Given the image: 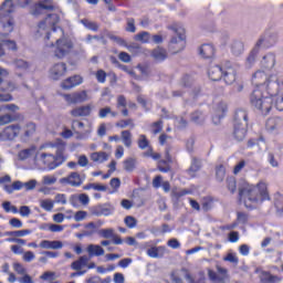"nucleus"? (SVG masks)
<instances>
[{
  "label": "nucleus",
  "instance_id": "3",
  "mask_svg": "<svg viewBox=\"0 0 283 283\" xmlns=\"http://www.w3.org/2000/svg\"><path fill=\"white\" fill-rule=\"evenodd\" d=\"M53 147L55 148V155L51 153H38L35 155V165L52 170L61 167L67 160V157H65V143L60 142Z\"/></svg>",
  "mask_w": 283,
  "mask_h": 283
},
{
  "label": "nucleus",
  "instance_id": "37",
  "mask_svg": "<svg viewBox=\"0 0 283 283\" xmlns=\"http://www.w3.org/2000/svg\"><path fill=\"white\" fill-rule=\"evenodd\" d=\"M280 123H282V119L280 117H272V118L268 119L266 128L270 132H273L274 129H277V127H280Z\"/></svg>",
  "mask_w": 283,
  "mask_h": 283
},
{
  "label": "nucleus",
  "instance_id": "48",
  "mask_svg": "<svg viewBox=\"0 0 283 283\" xmlns=\"http://www.w3.org/2000/svg\"><path fill=\"white\" fill-rule=\"evenodd\" d=\"M274 207H276V210L279 213H283V196L280 193H276L274 196Z\"/></svg>",
  "mask_w": 283,
  "mask_h": 283
},
{
  "label": "nucleus",
  "instance_id": "8",
  "mask_svg": "<svg viewBox=\"0 0 283 283\" xmlns=\"http://www.w3.org/2000/svg\"><path fill=\"white\" fill-rule=\"evenodd\" d=\"M276 42L277 35L275 34L259 39L255 46L253 48V50L251 51L247 59V64L251 66L253 63H255V59H258V54H260V50H262V48L275 45Z\"/></svg>",
  "mask_w": 283,
  "mask_h": 283
},
{
  "label": "nucleus",
  "instance_id": "47",
  "mask_svg": "<svg viewBox=\"0 0 283 283\" xmlns=\"http://www.w3.org/2000/svg\"><path fill=\"white\" fill-rule=\"evenodd\" d=\"M36 151L35 147L23 149L19 153L20 160H27V158H30Z\"/></svg>",
  "mask_w": 283,
  "mask_h": 283
},
{
  "label": "nucleus",
  "instance_id": "49",
  "mask_svg": "<svg viewBox=\"0 0 283 283\" xmlns=\"http://www.w3.org/2000/svg\"><path fill=\"white\" fill-rule=\"evenodd\" d=\"M137 145H138L139 149H147L149 147V140L147 139V136L139 135Z\"/></svg>",
  "mask_w": 283,
  "mask_h": 283
},
{
  "label": "nucleus",
  "instance_id": "5",
  "mask_svg": "<svg viewBox=\"0 0 283 283\" xmlns=\"http://www.w3.org/2000/svg\"><path fill=\"white\" fill-rule=\"evenodd\" d=\"M12 12H14L12 0H6L0 6V27L3 32L14 31V18H12Z\"/></svg>",
  "mask_w": 283,
  "mask_h": 283
},
{
  "label": "nucleus",
  "instance_id": "51",
  "mask_svg": "<svg viewBox=\"0 0 283 283\" xmlns=\"http://www.w3.org/2000/svg\"><path fill=\"white\" fill-rule=\"evenodd\" d=\"M224 262H230L231 264H238L240 259H238V254L230 252L223 258Z\"/></svg>",
  "mask_w": 283,
  "mask_h": 283
},
{
  "label": "nucleus",
  "instance_id": "7",
  "mask_svg": "<svg viewBox=\"0 0 283 283\" xmlns=\"http://www.w3.org/2000/svg\"><path fill=\"white\" fill-rule=\"evenodd\" d=\"M168 30H172V32L177 34V36L172 38L170 41V50H172L175 54L182 52V50H185V45H187L185 28L178 23H175L169 25Z\"/></svg>",
  "mask_w": 283,
  "mask_h": 283
},
{
  "label": "nucleus",
  "instance_id": "10",
  "mask_svg": "<svg viewBox=\"0 0 283 283\" xmlns=\"http://www.w3.org/2000/svg\"><path fill=\"white\" fill-rule=\"evenodd\" d=\"M85 174L81 175L76 171H73L60 179L61 185H67L69 187H81L85 182Z\"/></svg>",
  "mask_w": 283,
  "mask_h": 283
},
{
  "label": "nucleus",
  "instance_id": "44",
  "mask_svg": "<svg viewBox=\"0 0 283 283\" xmlns=\"http://www.w3.org/2000/svg\"><path fill=\"white\" fill-rule=\"evenodd\" d=\"M32 230H17L7 232V235H11L12 238H25V235H30Z\"/></svg>",
  "mask_w": 283,
  "mask_h": 283
},
{
  "label": "nucleus",
  "instance_id": "52",
  "mask_svg": "<svg viewBox=\"0 0 283 283\" xmlns=\"http://www.w3.org/2000/svg\"><path fill=\"white\" fill-rule=\"evenodd\" d=\"M86 231H84V235H94L96 233V223L90 222L85 226Z\"/></svg>",
  "mask_w": 283,
  "mask_h": 283
},
{
  "label": "nucleus",
  "instance_id": "41",
  "mask_svg": "<svg viewBox=\"0 0 283 283\" xmlns=\"http://www.w3.org/2000/svg\"><path fill=\"white\" fill-rule=\"evenodd\" d=\"M40 207L44 211L50 212L52 209H54V201L52 199H42L40 200Z\"/></svg>",
  "mask_w": 283,
  "mask_h": 283
},
{
  "label": "nucleus",
  "instance_id": "18",
  "mask_svg": "<svg viewBox=\"0 0 283 283\" xmlns=\"http://www.w3.org/2000/svg\"><path fill=\"white\" fill-rule=\"evenodd\" d=\"M36 133V124L30 122L21 126L20 137L22 140H28Z\"/></svg>",
  "mask_w": 283,
  "mask_h": 283
},
{
  "label": "nucleus",
  "instance_id": "60",
  "mask_svg": "<svg viewBox=\"0 0 283 283\" xmlns=\"http://www.w3.org/2000/svg\"><path fill=\"white\" fill-rule=\"evenodd\" d=\"M35 258L36 255L32 251H27L22 255L23 262H32L33 260H35Z\"/></svg>",
  "mask_w": 283,
  "mask_h": 283
},
{
  "label": "nucleus",
  "instance_id": "64",
  "mask_svg": "<svg viewBox=\"0 0 283 283\" xmlns=\"http://www.w3.org/2000/svg\"><path fill=\"white\" fill-rule=\"evenodd\" d=\"M18 282L20 283H34V279L28 274V272L18 279Z\"/></svg>",
  "mask_w": 283,
  "mask_h": 283
},
{
  "label": "nucleus",
  "instance_id": "23",
  "mask_svg": "<svg viewBox=\"0 0 283 283\" xmlns=\"http://www.w3.org/2000/svg\"><path fill=\"white\" fill-rule=\"evenodd\" d=\"M87 262H90L87 255H82L71 264V269L73 271H83L87 266Z\"/></svg>",
  "mask_w": 283,
  "mask_h": 283
},
{
  "label": "nucleus",
  "instance_id": "20",
  "mask_svg": "<svg viewBox=\"0 0 283 283\" xmlns=\"http://www.w3.org/2000/svg\"><path fill=\"white\" fill-rule=\"evenodd\" d=\"M261 64L262 67H264V70H273V67H275V54L273 53H268L265 54L262 60H261Z\"/></svg>",
  "mask_w": 283,
  "mask_h": 283
},
{
  "label": "nucleus",
  "instance_id": "15",
  "mask_svg": "<svg viewBox=\"0 0 283 283\" xmlns=\"http://www.w3.org/2000/svg\"><path fill=\"white\" fill-rule=\"evenodd\" d=\"M235 66H233V64L230 62L226 63L222 69V77L224 83H227V85H233V83H235Z\"/></svg>",
  "mask_w": 283,
  "mask_h": 283
},
{
  "label": "nucleus",
  "instance_id": "36",
  "mask_svg": "<svg viewBox=\"0 0 283 283\" xmlns=\"http://www.w3.org/2000/svg\"><path fill=\"white\" fill-rule=\"evenodd\" d=\"M135 41H138L139 43H149V41L151 40V34H149V32L147 31H143L137 33L134 36Z\"/></svg>",
  "mask_w": 283,
  "mask_h": 283
},
{
  "label": "nucleus",
  "instance_id": "2",
  "mask_svg": "<svg viewBox=\"0 0 283 283\" xmlns=\"http://www.w3.org/2000/svg\"><path fill=\"white\" fill-rule=\"evenodd\" d=\"M239 196L247 209H255L258 205L269 200V186L264 181H260L256 186L243 182L239 188Z\"/></svg>",
  "mask_w": 283,
  "mask_h": 283
},
{
  "label": "nucleus",
  "instance_id": "55",
  "mask_svg": "<svg viewBox=\"0 0 283 283\" xmlns=\"http://www.w3.org/2000/svg\"><path fill=\"white\" fill-rule=\"evenodd\" d=\"M81 22L84 27L87 28V30H92L93 32H96V30H98V24L96 22H92L90 20H82Z\"/></svg>",
  "mask_w": 283,
  "mask_h": 283
},
{
  "label": "nucleus",
  "instance_id": "22",
  "mask_svg": "<svg viewBox=\"0 0 283 283\" xmlns=\"http://www.w3.org/2000/svg\"><path fill=\"white\" fill-rule=\"evenodd\" d=\"M90 158L93 163L103 165V163H107V160H109V155L105 151H95L91 154Z\"/></svg>",
  "mask_w": 283,
  "mask_h": 283
},
{
  "label": "nucleus",
  "instance_id": "28",
  "mask_svg": "<svg viewBox=\"0 0 283 283\" xmlns=\"http://www.w3.org/2000/svg\"><path fill=\"white\" fill-rule=\"evenodd\" d=\"M261 283H280L282 279L280 276H273L269 272H261L260 273Z\"/></svg>",
  "mask_w": 283,
  "mask_h": 283
},
{
  "label": "nucleus",
  "instance_id": "11",
  "mask_svg": "<svg viewBox=\"0 0 283 283\" xmlns=\"http://www.w3.org/2000/svg\"><path fill=\"white\" fill-rule=\"evenodd\" d=\"M65 74H67V64L64 62H57L49 70V77L51 81H61Z\"/></svg>",
  "mask_w": 283,
  "mask_h": 283
},
{
  "label": "nucleus",
  "instance_id": "40",
  "mask_svg": "<svg viewBox=\"0 0 283 283\" xmlns=\"http://www.w3.org/2000/svg\"><path fill=\"white\" fill-rule=\"evenodd\" d=\"M227 176V168H224L223 165H219L216 168V178L218 180V182H222V180H224Z\"/></svg>",
  "mask_w": 283,
  "mask_h": 283
},
{
  "label": "nucleus",
  "instance_id": "39",
  "mask_svg": "<svg viewBox=\"0 0 283 283\" xmlns=\"http://www.w3.org/2000/svg\"><path fill=\"white\" fill-rule=\"evenodd\" d=\"M97 233L99 238H105L106 240H109L114 238V234L116 233V231L114 230V228H106V229L98 230Z\"/></svg>",
  "mask_w": 283,
  "mask_h": 283
},
{
  "label": "nucleus",
  "instance_id": "27",
  "mask_svg": "<svg viewBox=\"0 0 283 283\" xmlns=\"http://www.w3.org/2000/svg\"><path fill=\"white\" fill-rule=\"evenodd\" d=\"M222 70L220 65H214L209 69L208 76L211 81H220L222 78Z\"/></svg>",
  "mask_w": 283,
  "mask_h": 283
},
{
  "label": "nucleus",
  "instance_id": "9",
  "mask_svg": "<svg viewBox=\"0 0 283 283\" xmlns=\"http://www.w3.org/2000/svg\"><path fill=\"white\" fill-rule=\"evenodd\" d=\"M252 83L255 85V90L264 92V90L269 91L271 83H277V77L275 75L269 76L264 71H256L252 76Z\"/></svg>",
  "mask_w": 283,
  "mask_h": 283
},
{
  "label": "nucleus",
  "instance_id": "42",
  "mask_svg": "<svg viewBox=\"0 0 283 283\" xmlns=\"http://www.w3.org/2000/svg\"><path fill=\"white\" fill-rule=\"evenodd\" d=\"M90 94L87 91H80L75 92V101L76 103H85L86 101H90Z\"/></svg>",
  "mask_w": 283,
  "mask_h": 283
},
{
  "label": "nucleus",
  "instance_id": "30",
  "mask_svg": "<svg viewBox=\"0 0 283 283\" xmlns=\"http://www.w3.org/2000/svg\"><path fill=\"white\" fill-rule=\"evenodd\" d=\"M146 253L148 258H163V255H165V247H151Z\"/></svg>",
  "mask_w": 283,
  "mask_h": 283
},
{
  "label": "nucleus",
  "instance_id": "14",
  "mask_svg": "<svg viewBox=\"0 0 283 283\" xmlns=\"http://www.w3.org/2000/svg\"><path fill=\"white\" fill-rule=\"evenodd\" d=\"M2 140H14L17 136H21V124L7 126L0 134Z\"/></svg>",
  "mask_w": 283,
  "mask_h": 283
},
{
  "label": "nucleus",
  "instance_id": "17",
  "mask_svg": "<svg viewBox=\"0 0 283 283\" xmlns=\"http://www.w3.org/2000/svg\"><path fill=\"white\" fill-rule=\"evenodd\" d=\"M78 85H83V76L81 75H73L61 82L62 90H73Z\"/></svg>",
  "mask_w": 283,
  "mask_h": 283
},
{
  "label": "nucleus",
  "instance_id": "12",
  "mask_svg": "<svg viewBox=\"0 0 283 283\" xmlns=\"http://www.w3.org/2000/svg\"><path fill=\"white\" fill-rule=\"evenodd\" d=\"M12 32H8V31H4L3 33L0 32V57L6 56V49L3 48L4 45L6 48H8V50H12V52H17V42L14 40H8V36Z\"/></svg>",
  "mask_w": 283,
  "mask_h": 283
},
{
  "label": "nucleus",
  "instance_id": "46",
  "mask_svg": "<svg viewBox=\"0 0 283 283\" xmlns=\"http://www.w3.org/2000/svg\"><path fill=\"white\" fill-rule=\"evenodd\" d=\"M2 209L6 211V213H19V209L10 201L2 202Z\"/></svg>",
  "mask_w": 283,
  "mask_h": 283
},
{
  "label": "nucleus",
  "instance_id": "56",
  "mask_svg": "<svg viewBox=\"0 0 283 283\" xmlns=\"http://www.w3.org/2000/svg\"><path fill=\"white\" fill-rule=\"evenodd\" d=\"M18 213H20L22 218H30L32 210L28 206H21L20 209L18 210Z\"/></svg>",
  "mask_w": 283,
  "mask_h": 283
},
{
  "label": "nucleus",
  "instance_id": "54",
  "mask_svg": "<svg viewBox=\"0 0 283 283\" xmlns=\"http://www.w3.org/2000/svg\"><path fill=\"white\" fill-rule=\"evenodd\" d=\"M124 222L126 224V227H128V229H134L136 227V224H138V221L136 220V218L128 216L124 219Z\"/></svg>",
  "mask_w": 283,
  "mask_h": 283
},
{
  "label": "nucleus",
  "instance_id": "6",
  "mask_svg": "<svg viewBox=\"0 0 283 283\" xmlns=\"http://www.w3.org/2000/svg\"><path fill=\"white\" fill-rule=\"evenodd\" d=\"M247 111L238 109L234 114L233 136L235 140L242 142L247 138Z\"/></svg>",
  "mask_w": 283,
  "mask_h": 283
},
{
  "label": "nucleus",
  "instance_id": "13",
  "mask_svg": "<svg viewBox=\"0 0 283 283\" xmlns=\"http://www.w3.org/2000/svg\"><path fill=\"white\" fill-rule=\"evenodd\" d=\"M228 106L223 101L214 103L212 108V122L214 123V125H219L220 120L224 118Z\"/></svg>",
  "mask_w": 283,
  "mask_h": 283
},
{
  "label": "nucleus",
  "instance_id": "33",
  "mask_svg": "<svg viewBox=\"0 0 283 283\" xmlns=\"http://www.w3.org/2000/svg\"><path fill=\"white\" fill-rule=\"evenodd\" d=\"M99 118H107L111 116L112 118H116L118 116V112L112 111V107L105 106L98 111Z\"/></svg>",
  "mask_w": 283,
  "mask_h": 283
},
{
  "label": "nucleus",
  "instance_id": "43",
  "mask_svg": "<svg viewBox=\"0 0 283 283\" xmlns=\"http://www.w3.org/2000/svg\"><path fill=\"white\" fill-rule=\"evenodd\" d=\"M17 90V85L14 82H3L0 84V92H14Z\"/></svg>",
  "mask_w": 283,
  "mask_h": 283
},
{
  "label": "nucleus",
  "instance_id": "19",
  "mask_svg": "<svg viewBox=\"0 0 283 283\" xmlns=\"http://www.w3.org/2000/svg\"><path fill=\"white\" fill-rule=\"evenodd\" d=\"M45 10H54V6H52V2H50V0H42L38 4H35L31 14H33V17H39L40 14H43Z\"/></svg>",
  "mask_w": 283,
  "mask_h": 283
},
{
  "label": "nucleus",
  "instance_id": "38",
  "mask_svg": "<svg viewBox=\"0 0 283 283\" xmlns=\"http://www.w3.org/2000/svg\"><path fill=\"white\" fill-rule=\"evenodd\" d=\"M122 143L125 145V147H132V132L129 130H123L120 133Z\"/></svg>",
  "mask_w": 283,
  "mask_h": 283
},
{
  "label": "nucleus",
  "instance_id": "50",
  "mask_svg": "<svg viewBox=\"0 0 283 283\" xmlns=\"http://www.w3.org/2000/svg\"><path fill=\"white\" fill-rule=\"evenodd\" d=\"M115 126L120 129H125V127H132L134 129V120L132 119H122L115 124Z\"/></svg>",
  "mask_w": 283,
  "mask_h": 283
},
{
  "label": "nucleus",
  "instance_id": "62",
  "mask_svg": "<svg viewBox=\"0 0 283 283\" xmlns=\"http://www.w3.org/2000/svg\"><path fill=\"white\" fill-rule=\"evenodd\" d=\"M42 184L43 185H55L56 184V177L50 176V175L44 176L42 178Z\"/></svg>",
  "mask_w": 283,
  "mask_h": 283
},
{
  "label": "nucleus",
  "instance_id": "59",
  "mask_svg": "<svg viewBox=\"0 0 283 283\" xmlns=\"http://www.w3.org/2000/svg\"><path fill=\"white\" fill-rule=\"evenodd\" d=\"M36 185H38L36 179H31L24 182V189L25 191H33V189H36Z\"/></svg>",
  "mask_w": 283,
  "mask_h": 283
},
{
  "label": "nucleus",
  "instance_id": "57",
  "mask_svg": "<svg viewBox=\"0 0 283 283\" xmlns=\"http://www.w3.org/2000/svg\"><path fill=\"white\" fill-rule=\"evenodd\" d=\"M54 202L56 205H67V196L65 193L55 195Z\"/></svg>",
  "mask_w": 283,
  "mask_h": 283
},
{
  "label": "nucleus",
  "instance_id": "16",
  "mask_svg": "<svg viewBox=\"0 0 283 283\" xmlns=\"http://www.w3.org/2000/svg\"><path fill=\"white\" fill-rule=\"evenodd\" d=\"M208 275L213 283H229V275L227 274V269L217 268V273L209 270Z\"/></svg>",
  "mask_w": 283,
  "mask_h": 283
},
{
  "label": "nucleus",
  "instance_id": "61",
  "mask_svg": "<svg viewBox=\"0 0 283 283\" xmlns=\"http://www.w3.org/2000/svg\"><path fill=\"white\" fill-rule=\"evenodd\" d=\"M228 189L231 191V193H235L237 185H235V178L229 177L227 179Z\"/></svg>",
  "mask_w": 283,
  "mask_h": 283
},
{
  "label": "nucleus",
  "instance_id": "26",
  "mask_svg": "<svg viewBox=\"0 0 283 283\" xmlns=\"http://www.w3.org/2000/svg\"><path fill=\"white\" fill-rule=\"evenodd\" d=\"M199 54L202 59H211L216 54V49L211 44H203L199 49Z\"/></svg>",
  "mask_w": 283,
  "mask_h": 283
},
{
  "label": "nucleus",
  "instance_id": "4",
  "mask_svg": "<svg viewBox=\"0 0 283 283\" xmlns=\"http://www.w3.org/2000/svg\"><path fill=\"white\" fill-rule=\"evenodd\" d=\"M250 103L262 116H268L273 109V97L269 94V90L262 91V88H254L250 96Z\"/></svg>",
  "mask_w": 283,
  "mask_h": 283
},
{
  "label": "nucleus",
  "instance_id": "21",
  "mask_svg": "<svg viewBox=\"0 0 283 283\" xmlns=\"http://www.w3.org/2000/svg\"><path fill=\"white\" fill-rule=\"evenodd\" d=\"M150 55L157 63H163V61L167 60V50L158 46L151 51Z\"/></svg>",
  "mask_w": 283,
  "mask_h": 283
},
{
  "label": "nucleus",
  "instance_id": "63",
  "mask_svg": "<svg viewBox=\"0 0 283 283\" xmlns=\"http://www.w3.org/2000/svg\"><path fill=\"white\" fill-rule=\"evenodd\" d=\"M14 65L18 70H28V67H30V64H28V62L24 60H17Z\"/></svg>",
  "mask_w": 283,
  "mask_h": 283
},
{
  "label": "nucleus",
  "instance_id": "34",
  "mask_svg": "<svg viewBox=\"0 0 283 283\" xmlns=\"http://www.w3.org/2000/svg\"><path fill=\"white\" fill-rule=\"evenodd\" d=\"M200 160H198L197 158H192L190 168L188 169V175L190 178H196V174H198V171H200Z\"/></svg>",
  "mask_w": 283,
  "mask_h": 283
},
{
  "label": "nucleus",
  "instance_id": "25",
  "mask_svg": "<svg viewBox=\"0 0 283 283\" xmlns=\"http://www.w3.org/2000/svg\"><path fill=\"white\" fill-rule=\"evenodd\" d=\"M90 114H92V106L90 105L76 107L71 111V115L75 118H78V116H90Z\"/></svg>",
  "mask_w": 283,
  "mask_h": 283
},
{
  "label": "nucleus",
  "instance_id": "24",
  "mask_svg": "<svg viewBox=\"0 0 283 283\" xmlns=\"http://www.w3.org/2000/svg\"><path fill=\"white\" fill-rule=\"evenodd\" d=\"M86 251L91 258L105 255V250L98 244H88Z\"/></svg>",
  "mask_w": 283,
  "mask_h": 283
},
{
  "label": "nucleus",
  "instance_id": "35",
  "mask_svg": "<svg viewBox=\"0 0 283 283\" xmlns=\"http://www.w3.org/2000/svg\"><path fill=\"white\" fill-rule=\"evenodd\" d=\"M72 129H74V132H84V134H91L92 133V129L90 127H87L85 129V124L83 122H78V120H73Z\"/></svg>",
  "mask_w": 283,
  "mask_h": 283
},
{
  "label": "nucleus",
  "instance_id": "58",
  "mask_svg": "<svg viewBox=\"0 0 283 283\" xmlns=\"http://www.w3.org/2000/svg\"><path fill=\"white\" fill-rule=\"evenodd\" d=\"M95 78L97 80L98 83H105V81L107 78V73H105V71H103V70H98L95 73Z\"/></svg>",
  "mask_w": 283,
  "mask_h": 283
},
{
  "label": "nucleus",
  "instance_id": "29",
  "mask_svg": "<svg viewBox=\"0 0 283 283\" xmlns=\"http://www.w3.org/2000/svg\"><path fill=\"white\" fill-rule=\"evenodd\" d=\"M63 247V242L61 241H50V240H43L40 242L41 249H53L59 250Z\"/></svg>",
  "mask_w": 283,
  "mask_h": 283
},
{
  "label": "nucleus",
  "instance_id": "32",
  "mask_svg": "<svg viewBox=\"0 0 283 283\" xmlns=\"http://www.w3.org/2000/svg\"><path fill=\"white\" fill-rule=\"evenodd\" d=\"M190 118L192 123H196V125H202V123L207 120V114H205L202 111H196L191 114Z\"/></svg>",
  "mask_w": 283,
  "mask_h": 283
},
{
  "label": "nucleus",
  "instance_id": "45",
  "mask_svg": "<svg viewBox=\"0 0 283 283\" xmlns=\"http://www.w3.org/2000/svg\"><path fill=\"white\" fill-rule=\"evenodd\" d=\"M12 268L18 275L23 276L28 273V269H25V266L19 262H13Z\"/></svg>",
  "mask_w": 283,
  "mask_h": 283
},
{
  "label": "nucleus",
  "instance_id": "31",
  "mask_svg": "<svg viewBox=\"0 0 283 283\" xmlns=\"http://www.w3.org/2000/svg\"><path fill=\"white\" fill-rule=\"evenodd\" d=\"M231 52L234 56H240L244 52V43L239 40H234L231 44Z\"/></svg>",
  "mask_w": 283,
  "mask_h": 283
},
{
  "label": "nucleus",
  "instance_id": "1",
  "mask_svg": "<svg viewBox=\"0 0 283 283\" xmlns=\"http://www.w3.org/2000/svg\"><path fill=\"white\" fill-rule=\"evenodd\" d=\"M61 19L56 13H49L42 20L35 30V39H42L44 52L52 50L54 59L63 61L72 54L74 42L65 35V31L61 27H56Z\"/></svg>",
  "mask_w": 283,
  "mask_h": 283
},
{
  "label": "nucleus",
  "instance_id": "53",
  "mask_svg": "<svg viewBox=\"0 0 283 283\" xmlns=\"http://www.w3.org/2000/svg\"><path fill=\"white\" fill-rule=\"evenodd\" d=\"M135 168H136V160H135V159L129 158V159H126V160L124 161V169H125L126 171H132V170L135 169Z\"/></svg>",
  "mask_w": 283,
  "mask_h": 283
}]
</instances>
